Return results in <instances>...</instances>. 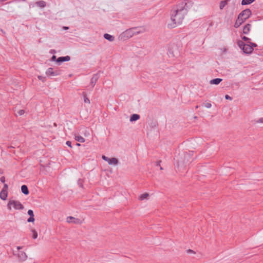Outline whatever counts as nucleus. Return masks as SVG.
Segmentation results:
<instances>
[{
  "instance_id": "nucleus-48",
  "label": "nucleus",
  "mask_w": 263,
  "mask_h": 263,
  "mask_svg": "<svg viewBox=\"0 0 263 263\" xmlns=\"http://www.w3.org/2000/svg\"><path fill=\"white\" fill-rule=\"evenodd\" d=\"M64 28H65V29H68V27H65Z\"/></svg>"
},
{
  "instance_id": "nucleus-41",
  "label": "nucleus",
  "mask_w": 263,
  "mask_h": 263,
  "mask_svg": "<svg viewBox=\"0 0 263 263\" xmlns=\"http://www.w3.org/2000/svg\"><path fill=\"white\" fill-rule=\"evenodd\" d=\"M257 123H263V118L259 119L257 121Z\"/></svg>"
},
{
  "instance_id": "nucleus-23",
  "label": "nucleus",
  "mask_w": 263,
  "mask_h": 263,
  "mask_svg": "<svg viewBox=\"0 0 263 263\" xmlns=\"http://www.w3.org/2000/svg\"><path fill=\"white\" fill-rule=\"evenodd\" d=\"M82 95H83V98H84V102L86 103L89 104L90 103V100L87 97V94H86V92H83Z\"/></svg>"
},
{
  "instance_id": "nucleus-6",
  "label": "nucleus",
  "mask_w": 263,
  "mask_h": 263,
  "mask_svg": "<svg viewBox=\"0 0 263 263\" xmlns=\"http://www.w3.org/2000/svg\"><path fill=\"white\" fill-rule=\"evenodd\" d=\"M46 74L48 76H55L60 74L59 70H53L52 68H49L46 71Z\"/></svg>"
},
{
  "instance_id": "nucleus-46",
  "label": "nucleus",
  "mask_w": 263,
  "mask_h": 263,
  "mask_svg": "<svg viewBox=\"0 0 263 263\" xmlns=\"http://www.w3.org/2000/svg\"><path fill=\"white\" fill-rule=\"evenodd\" d=\"M76 145H78V146H80V144L77 143H76Z\"/></svg>"
},
{
  "instance_id": "nucleus-34",
  "label": "nucleus",
  "mask_w": 263,
  "mask_h": 263,
  "mask_svg": "<svg viewBox=\"0 0 263 263\" xmlns=\"http://www.w3.org/2000/svg\"><path fill=\"white\" fill-rule=\"evenodd\" d=\"M249 45L252 47V48H253L254 47H257V44H255V43H252V42H251L249 43Z\"/></svg>"
},
{
  "instance_id": "nucleus-31",
  "label": "nucleus",
  "mask_w": 263,
  "mask_h": 263,
  "mask_svg": "<svg viewBox=\"0 0 263 263\" xmlns=\"http://www.w3.org/2000/svg\"><path fill=\"white\" fill-rule=\"evenodd\" d=\"M2 190H4L6 192H8V184H4V187H3V189H2Z\"/></svg>"
},
{
  "instance_id": "nucleus-11",
  "label": "nucleus",
  "mask_w": 263,
  "mask_h": 263,
  "mask_svg": "<svg viewBox=\"0 0 263 263\" xmlns=\"http://www.w3.org/2000/svg\"><path fill=\"white\" fill-rule=\"evenodd\" d=\"M28 214L30 216V217L27 219L28 222H33L34 221L35 219L34 218V214L33 211L32 210H29L27 212Z\"/></svg>"
},
{
  "instance_id": "nucleus-7",
  "label": "nucleus",
  "mask_w": 263,
  "mask_h": 263,
  "mask_svg": "<svg viewBox=\"0 0 263 263\" xmlns=\"http://www.w3.org/2000/svg\"><path fill=\"white\" fill-rule=\"evenodd\" d=\"M100 77V75L99 72L95 73L93 75L91 81H90V85L92 86V87L93 88L95 85H96L97 81L98 80L99 78Z\"/></svg>"
},
{
  "instance_id": "nucleus-42",
  "label": "nucleus",
  "mask_w": 263,
  "mask_h": 263,
  "mask_svg": "<svg viewBox=\"0 0 263 263\" xmlns=\"http://www.w3.org/2000/svg\"><path fill=\"white\" fill-rule=\"evenodd\" d=\"M143 29H144L142 27H140V28L138 27V29L137 30V31H139V30H142Z\"/></svg>"
},
{
  "instance_id": "nucleus-45",
  "label": "nucleus",
  "mask_w": 263,
  "mask_h": 263,
  "mask_svg": "<svg viewBox=\"0 0 263 263\" xmlns=\"http://www.w3.org/2000/svg\"><path fill=\"white\" fill-rule=\"evenodd\" d=\"M55 51L54 50H51V53H55Z\"/></svg>"
},
{
  "instance_id": "nucleus-8",
  "label": "nucleus",
  "mask_w": 263,
  "mask_h": 263,
  "mask_svg": "<svg viewBox=\"0 0 263 263\" xmlns=\"http://www.w3.org/2000/svg\"><path fill=\"white\" fill-rule=\"evenodd\" d=\"M67 222L68 223L72 222L75 224H80L81 223L80 219L76 218L72 216L67 217Z\"/></svg>"
},
{
  "instance_id": "nucleus-1",
  "label": "nucleus",
  "mask_w": 263,
  "mask_h": 263,
  "mask_svg": "<svg viewBox=\"0 0 263 263\" xmlns=\"http://www.w3.org/2000/svg\"><path fill=\"white\" fill-rule=\"evenodd\" d=\"M194 3L191 1L182 2L179 4L171 11V19L172 23L168 24V27L171 28L176 27L181 24L187 14L188 11L193 7Z\"/></svg>"
},
{
  "instance_id": "nucleus-13",
  "label": "nucleus",
  "mask_w": 263,
  "mask_h": 263,
  "mask_svg": "<svg viewBox=\"0 0 263 263\" xmlns=\"http://www.w3.org/2000/svg\"><path fill=\"white\" fill-rule=\"evenodd\" d=\"M251 27V25L250 24H247V25H246L243 28V33L248 34L250 31Z\"/></svg>"
},
{
  "instance_id": "nucleus-27",
  "label": "nucleus",
  "mask_w": 263,
  "mask_h": 263,
  "mask_svg": "<svg viewBox=\"0 0 263 263\" xmlns=\"http://www.w3.org/2000/svg\"><path fill=\"white\" fill-rule=\"evenodd\" d=\"M31 232L33 233L32 238L35 239L37 237V233L35 230H32Z\"/></svg>"
},
{
  "instance_id": "nucleus-14",
  "label": "nucleus",
  "mask_w": 263,
  "mask_h": 263,
  "mask_svg": "<svg viewBox=\"0 0 263 263\" xmlns=\"http://www.w3.org/2000/svg\"><path fill=\"white\" fill-rule=\"evenodd\" d=\"M8 196V192L4 190H2L0 192V198L3 200H5Z\"/></svg>"
},
{
  "instance_id": "nucleus-40",
  "label": "nucleus",
  "mask_w": 263,
  "mask_h": 263,
  "mask_svg": "<svg viewBox=\"0 0 263 263\" xmlns=\"http://www.w3.org/2000/svg\"><path fill=\"white\" fill-rule=\"evenodd\" d=\"M57 58L55 55H52L51 57V60L53 61H56L57 62Z\"/></svg>"
},
{
  "instance_id": "nucleus-39",
  "label": "nucleus",
  "mask_w": 263,
  "mask_h": 263,
  "mask_svg": "<svg viewBox=\"0 0 263 263\" xmlns=\"http://www.w3.org/2000/svg\"><path fill=\"white\" fill-rule=\"evenodd\" d=\"M66 144L68 146L71 147V142L70 141H66Z\"/></svg>"
},
{
  "instance_id": "nucleus-36",
  "label": "nucleus",
  "mask_w": 263,
  "mask_h": 263,
  "mask_svg": "<svg viewBox=\"0 0 263 263\" xmlns=\"http://www.w3.org/2000/svg\"><path fill=\"white\" fill-rule=\"evenodd\" d=\"M0 180L2 183H5V177L4 176H2L0 178Z\"/></svg>"
},
{
  "instance_id": "nucleus-32",
  "label": "nucleus",
  "mask_w": 263,
  "mask_h": 263,
  "mask_svg": "<svg viewBox=\"0 0 263 263\" xmlns=\"http://www.w3.org/2000/svg\"><path fill=\"white\" fill-rule=\"evenodd\" d=\"M78 183L80 187H83V183H82V179H79L78 180Z\"/></svg>"
},
{
  "instance_id": "nucleus-21",
  "label": "nucleus",
  "mask_w": 263,
  "mask_h": 263,
  "mask_svg": "<svg viewBox=\"0 0 263 263\" xmlns=\"http://www.w3.org/2000/svg\"><path fill=\"white\" fill-rule=\"evenodd\" d=\"M255 0H242L241 4L242 5H249L253 3Z\"/></svg>"
},
{
  "instance_id": "nucleus-37",
  "label": "nucleus",
  "mask_w": 263,
  "mask_h": 263,
  "mask_svg": "<svg viewBox=\"0 0 263 263\" xmlns=\"http://www.w3.org/2000/svg\"><path fill=\"white\" fill-rule=\"evenodd\" d=\"M102 158L104 160H105V161H107V162L109 158H108L107 157H106V156H104V155H103V156H102Z\"/></svg>"
},
{
  "instance_id": "nucleus-18",
  "label": "nucleus",
  "mask_w": 263,
  "mask_h": 263,
  "mask_svg": "<svg viewBox=\"0 0 263 263\" xmlns=\"http://www.w3.org/2000/svg\"><path fill=\"white\" fill-rule=\"evenodd\" d=\"M104 37L106 40H108V41H109L110 42H112V41H114L115 40V37L113 35H111L109 34L108 33H105L104 34Z\"/></svg>"
},
{
  "instance_id": "nucleus-20",
  "label": "nucleus",
  "mask_w": 263,
  "mask_h": 263,
  "mask_svg": "<svg viewBox=\"0 0 263 263\" xmlns=\"http://www.w3.org/2000/svg\"><path fill=\"white\" fill-rule=\"evenodd\" d=\"M37 6L41 8H44L46 6V3L43 1H40L36 2Z\"/></svg>"
},
{
  "instance_id": "nucleus-35",
  "label": "nucleus",
  "mask_w": 263,
  "mask_h": 263,
  "mask_svg": "<svg viewBox=\"0 0 263 263\" xmlns=\"http://www.w3.org/2000/svg\"><path fill=\"white\" fill-rule=\"evenodd\" d=\"M225 99L226 100H232L233 99L231 97H230V96H229L228 95H225Z\"/></svg>"
},
{
  "instance_id": "nucleus-3",
  "label": "nucleus",
  "mask_w": 263,
  "mask_h": 263,
  "mask_svg": "<svg viewBox=\"0 0 263 263\" xmlns=\"http://www.w3.org/2000/svg\"><path fill=\"white\" fill-rule=\"evenodd\" d=\"M138 29V27H133L126 30L123 33V35L124 37L129 39L133 37L135 35L138 34L139 33H143L145 31V29H143L142 30H139V31H137V30Z\"/></svg>"
},
{
  "instance_id": "nucleus-16",
  "label": "nucleus",
  "mask_w": 263,
  "mask_h": 263,
  "mask_svg": "<svg viewBox=\"0 0 263 263\" xmlns=\"http://www.w3.org/2000/svg\"><path fill=\"white\" fill-rule=\"evenodd\" d=\"M21 191L25 195H27L29 193L28 187L26 185H23L21 186Z\"/></svg>"
},
{
  "instance_id": "nucleus-28",
  "label": "nucleus",
  "mask_w": 263,
  "mask_h": 263,
  "mask_svg": "<svg viewBox=\"0 0 263 263\" xmlns=\"http://www.w3.org/2000/svg\"><path fill=\"white\" fill-rule=\"evenodd\" d=\"M243 41L247 42L248 43H250L251 39L246 36H243L241 37Z\"/></svg>"
},
{
  "instance_id": "nucleus-17",
  "label": "nucleus",
  "mask_w": 263,
  "mask_h": 263,
  "mask_svg": "<svg viewBox=\"0 0 263 263\" xmlns=\"http://www.w3.org/2000/svg\"><path fill=\"white\" fill-rule=\"evenodd\" d=\"M222 81V79L220 78H215L213 80H211L210 82L211 84H215L218 85Z\"/></svg>"
},
{
  "instance_id": "nucleus-19",
  "label": "nucleus",
  "mask_w": 263,
  "mask_h": 263,
  "mask_svg": "<svg viewBox=\"0 0 263 263\" xmlns=\"http://www.w3.org/2000/svg\"><path fill=\"white\" fill-rule=\"evenodd\" d=\"M140 119V116L138 114H133L130 117V121L134 122Z\"/></svg>"
},
{
  "instance_id": "nucleus-33",
  "label": "nucleus",
  "mask_w": 263,
  "mask_h": 263,
  "mask_svg": "<svg viewBox=\"0 0 263 263\" xmlns=\"http://www.w3.org/2000/svg\"><path fill=\"white\" fill-rule=\"evenodd\" d=\"M24 113H25V111L23 109H21V110H18V112H17V114L20 116L23 115Z\"/></svg>"
},
{
  "instance_id": "nucleus-25",
  "label": "nucleus",
  "mask_w": 263,
  "mask_h": 263,
  "mask_svg": "<svg viewBox=\"0 0 263 263\" xmlns=\"http://www.w3.org/2000/svg\"><path fill=\"white\" fill-rule=\"evenodd\" d=\"M76 141L83 143L85 141V139L81 136H76L75 138Z\"/></svg>"
},
{
  "instance_id": "nucleus-29",
  "label": "nucleus",
  "mask_w": 263,
  "mask_h": 263,
  "mask_svg": "<svg viewBox=\"0 0 263 263\" xmlns=\"http://www.w3.org/2000/svg\"><path fill=\"white\" fill-rule=\"evenodd\" d=\"M204 105L206 108H210L212 106V105L210 102H205L204 103Z\"/></svg>"
},
{
  "instance_id": "nucleus-5",
  "label": "nucleus",
  "mask_w": 263,
  "mask_h": 263,
  "mask_svg": "<svg viewBox=\"0 0 263 263\" xmlns=\"http://www.w3.org/2000/svg\"><path fill=\"white\" fill-rule=\"evenodd\" d=\"M11 205H13L15 210H23L24 208V205L19 201L10 200L7 204V207L9 210H11Z\"/></svg>"
},
{
  "instance_id": "nucleus-4",
  "label": "nucleus",
  "mask_w": 263,
  "mask_h": 263,
  "mask_svg": "<svg viewBox=\"0 0 263 263\" xmlns=\"http://www.w3.org/2000/svg\"><path fill=\"white\" fill-rule=\"evenodd\" d=\"M191 152H185L183 154V157L181 158L180 160H177L178 166H183L191 160Z\"/></svg>"
},
{
  "instance_id": "nucleus-30",
  "label": "nucleus",
  "mask_w": 263,
  "mask_h": 263,
  "mask_svg": "<svg viewBox=\"0 0 263 263\" xmlns=\"http://www.w3.org/2000/svg\"><path fill=\"white\" fill-rule=\"evenodd\" d=\"M37 78L40 80H41L43 82H44L46 80V77H43L42 76H39Z\"/></svg>"
},
{
  "instance_id": "nucleus-47",
  "label": "nucleus",
  "mask_w": 263,
  "mask_h": 263,
  "mask_svg": "<svg viewBox=\"0 0 263 263\" xmlns=\"http://www.w3.org/2000/svg\"><path fill=\"white\" fill-rule=\"evenodd\" d=\"M196 109L198 108V106L197 105L196 107H195Z\"/></svg>"
},
{
  "instance_id": "nucleus-10",
  "label": "nucleus",
  "mask_w": 263,
  "mask_h": 263,
  "mask_svg": "<svg viewBox=\"0 0 263 263\" xmlns=\"http://www.w3.org/2000/svg\"><path fill=\"white\" fill-rule=\"evenodd\" d=\"M243 52L246 54H250L252 52L253 48L249 44H246L242 49Z\"/></svg>"
},
{
  "instance_id": "nucleus-2",
  "label": "nucleus",
  "mask_w": 263,
  "mask_h": 263,
  "mask_svg": "<svg viewBox=\"0 0 263 263\" xmlns=\"http://www.w3.org/2000/svg\"><path fill=\"white\" fill-rule=\"evenodd\" d=\"M252 14L249 9H246L241 11L238 15L237 18L234 24L235 28H238L246 20L250 17Z\"/></svg>"
},
{
  "instance_id": "nucleus-38",
  "label": "nucleus",
  "mask_w": 263,
  "mask_h": 263,
  "mask_svg": "<svg viewBox=\"0 0 263 263\" xmlns=\"http://www.w3.org/2000/svg\"><path fill=\"white\" fill-rule=\"evenodd\" d=\"M161 162V161H160V160L157 161V166H160V170H163V168L160 166Z\"/></svg>"
},
{
  "instance_id": "nucleus-22",
  "label": "nucleus",
  "mask_w": 263,
  "mask_h": 263,
  "mask_svg": "<svg viewBox=\"0 0 263 263\" xmlns=\"http://www.w3.org/2000/svg\"><path fill=\"white\" fill-rule=\"evenodd\" d=\"M228 2L227 0L226 1H222L220 2L219 4V8L220 10H222L224 7L226 6V5H227Z\"/></svg>"
},
{
  "instance_id": "nucleus-44",
  "label": "nucleus",
  "mask_w": 263,
  "mask_h": 263,
  "mask_svg": "<svg viewBox=\"0 0 263 263\" xmlns=\"http://www.w3.org/2000/svg\"><path fill=\"white\" fill-rule=\"evenodd\" d=\"M22 248H23L22 247L17 246V250H20V249H22Z\"/></svg>"
},
{
  "instance_id": "nucleus-12",
  "label": "nucleus",
  "mask_w": 263,
  "mask_h": 263,
  "mask_svg": "<svg viewBox=\"0 0 263 263\" xmlns=\"http://www.w3.org/2000/svg\"><path fill=\"white\" fill-rule=\"evenodd\" d=\"M70 60V57L68 55L65 57H60L57 60V62L61 63L64 62L69 61Z\"/></svg>"
},
{
  "instance_id": "nucleus-9",
  "label": "nucleus",
  "mask_w": 263,
  "mask_h": 263,
  "mask_svg": "<svg viewBox=\"0 0 263 263\" xmlns=\"http://www.w3.org/2000/svg\"><path fill=\"white\" fill-rule=\"evenodd\" d=\"M17 258L20 261H25L27 258L26 254L23 251H19L17 254Z\"/></svg>"
},
{
  "instance_id": "nucleus-24",
  "label": "nucleus",
  "mask_w": 263,
  "mask_h": 263,
  "mask_svg": "<svg viewBox=\"0 0 263 263\" xmlns=\"http://www.w3.org/2000/svg\"><path fill=\"white\" fill-rule=\"evenodd\" d=\"M245 44L242 41L239 40L237 41V45L242 50L243 49V47H245Z\"/></svg>"
},
{
  "instance_id": "nucleus-43",
  "label": "nucleus",
  "mask_w": 263,
  "mask_h": 263,
  "mask_svg": "<svg viewBox=\"0 0 263 263\" xmlns=\"http://www.w3.org/2000/svg\"><path fill=\"white\" fill-rule=\"evenodd\" d=\"M187 252L195 253V252L191 249L188 250Z\"/></svg>"
},
{
  "instance_id": "nucleus-26",
  "label": "nucleus",
  "mask_w": 263,
  "mask_h": 263,
  "mask_svg": "<svg viewBox=\"0 0 263 263\" xmlns=\"http://www.w3.org/2000/svg\"><path fill=\"white\" fill-rule=\"evenodd\" d=\"M148 196V194L147 193H144L143 194H141L139 197V199L140 200H143L146 199Z\"/></svg>"
},
{
  "instance_id": "nucleus-15",
  "label": "nucleus",
  "mask_w": 263,
  "mask_h": 263,
  "mask_svg": "<svg viewBox=\"0 0 263 263\" xmlns=\"http://www.w3.org/2000/svg\"><path fill=\"white\" fill-rule=\"evenodd\" d=\"M107 162L109 165H117L118 163V160L116 158H108Z\"/></svg>"
}]
</instances>
